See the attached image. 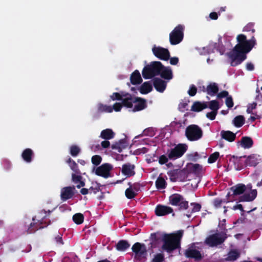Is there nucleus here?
Instances as JSON below:
<instances>
[{
  "mask_svg": "<svg viewBox=\"0 0 262 262\" xmlns=\"http://www.w3.org/2000/svg\"><path fill=\"white\" fill-rule=\"evenodd\" d=\"M233 123L235 126L240 127L245 123V118L242 115L237 116L234 118Z\"/></svg>",
  "mask_w": 262,
  "mask_h": 262,
  "instance_id": "41",
  "label": "nucleus"
},
{
  "mask_svg": "<svg viewBox=\"0 0 262 262\" xmlns=\"http://www.w3.org/2000/svg\"><path fill=\"white\" fill-rule=\"evenodd\" d=\"M152 51L154 55L161 60L167 61L170 58V53L167 49L155 46Z\"/></svg>",
  "mask_w": 262,
  "mask_h": 262,
  "instance_id": "11",
  "label": "nucleus"
},
{
  "mask_svg": "<svg viewBox=\"0 0 262 262\" xmlns=\"http://www.w3.org/2000/svg\"><path fill=\"white\" fill-rule=\"evenodd\" d=\"M152 90V86L150 81L144 82L139 89V91L142 94H147Z\"/></svg>",
  "mask_w": 262,
  "mask_h": 262,
  "instance_id": "33",
  "label": "nucleus"
},
{
  "mask_svg": "<svg viewBox=\"0 0 262 262\" xmlns=\"http://www.w3.org/2000/svg\"><path fill=\"white\" fill-rule=\"evenodd\" d=\"M208 107L207 102H194L191 106V111L195 112H199Z\"/></svg>",
  "mask_w": 262,
  "mask_h": 262,
  "instance_id": "25",
  "label": "nucleus"
},
{
  "mask_svg": "<svg viewBox=\"0 0 262 262\" xmlns=\"http://www.w3.org/2000/svg\"><path fill=\"white\" fill-rule=\"evenodd\" d=\"M236 39L238 43L228 54L232 67H236L243 62L247 58L246 54L252 49L256 43L254 36L247 40L246 36L243 34L238 35Z\"/></svg>",
  "mask_w": 262,
  "mask_h": 262,
  "instance_id": "1",
  "label": "nucleus"
},
{
  "mask_svg": "<svg viewBox=\"0 0 262 262\" xmlns=\"http://www.w3.org/2000/svg\"><path fill=\"white\" fill-rule=\"evenodd\" d=\"M101 185L100 184L98 183L97 182L93 183L92 186L90 187L89 190L90 191V193H94V194H96L98 192L101 191L100 187Z\"/></svg>",
  "mask_w": 262,
  "mask_h": 262,
  "instance_id": "49",
  "label": "nucleus"
},
{
  "mask_svg": "<svg viewBox=\"0 0 262 262\" xmlns=\"http://www.w3.org/2000/svg\"><path fill=\"white\" fill-rule=\"evenodd\" d=\"M189 172L186 168H184L182 169H179L178 171V181L181 182H184L186 180L188 175Z\"/></svg>",
  "mask_w": 262,
  "mask_h": 262,
  "instance_id": "37",
  "label": "nucleus"
},
{
  "mask_svg": "<svg viewBox=\"0 0 262 262\" xmlns=\"http://www.w3.org/2000/svg\"><path fill=\"white\" fill-rule=\"evenodd\" d=\"M75 186H67L61 189L60 199L62 201H66L72 198L75 194Z\"/></svg>",
  "mask_w": 262,
  "mask_h": 262,
  "instance_id": "12",
  "label": "nucleus"
},
{
  "mask_svg": "<svg viewBox=\"0 0 262 262\" xmlns=\"http://www.w3.org/2000/svg\"><path fill=\"white\" fill-rule=\"evenodd\" d=\"M173 212V209L169 206L158 204L155 210V214L158 216L168 215Z\"/></svg>",
  "mask_w": 262,
  "mask_h": 262,
  "instance_id": "13",
  "label": "nucleus"
},
{
  "mask_svg": "<svg viewBox=\"0 0 262 262\" xmlns=\"http://www.w3.org/2000/svg\"><path fill=\"white\" fill-rule=\"evenodd\" d=\"M34 157V152L31 148H26L23 151L21 157L27 163H31Z\"/></svg>",
  "mask_w": 262,
  "mask_h": 262,
  "instance_id": "27",
  "label": "nucleus"
},
{
  "mask_svg": "<svg viewBox=\"0 0 262 262\" xmlns=\"http://www.w3.org/2000/svg\"><path fill=\"white\" fill-rule=\"evenodd\" d=\"M122 107V105L121 103L116 102L113 105L112 108L113 110H114L116 112H119L121 111Z\"/></svg>",
  "mask_w": 262,
  "mask_h": 262,
  "instance_id": "62",
  "label": "nucleus"
},
{
  "mask_svg": "<svg viewBox=\"0 0 262 262\" xmlns=\"http://www.w3.org/2000/svg\"><path fill=\"white\" fill-rule=\"evenodd\" d=\"M187 146L185 144H179L173 148L167 151L168 157L170 160H176L181 157L186 151Z\"/></svg>",
  "mask_w": 262,
  "mask_h": 262,
  "instance_id": "9",
  "label": "nucleus"
},
{
  "mask_svg": "<svg viewBox=\"0 0 262 262\" xmlns=\"http://www.w3.org/2000/svg\"><path fill=\"white\" fill-rule=\"evenodd\" d=\"M92 163L95 166L99 165L102 161V158L99 155H95L92 157Z\"/></svg>",
  "mask_w": 262,
  "mask_h": 262,
  "instance_id": "52",
  "label": "nucleus"
},
{
  "mask_svg": "<svg viewBox=\"0 0 262 262\" xmlns=\"http://www.w3.org/2000/svg\"><path fill=\"white\" fill-rule=\"evenodd\" d=\"M183 235V230H179L176 233L164 234L162 241L163 242L162 248L168 253H171L181 246V240Z\"/></svg>",
  "mask_w": 262,
  "mask_h": 262,
  "instance_id": "2",
  "label": "nucleus"
},
{
  "mask_svg": "<svg viewBox=\"0 0 262 262\" xmlns=\"http://www.w3.org/2000/svg\"><path fill=\"white\" fill-rule=\"evenodd\" d=\"M220 156V153L217 151L214 152L211 154L208 159V162L209 163H214Z\"/></svg>",
  "mask_w": 262,
  "mask_h": 262,
  "instance_id": "50",
  "label": "nucleus"
},
{
  "mask_svg": "<svg viewBox=\"0 0 262 262\" xmlns=\"http://www.w3.org/2000/svg\"><path fill=\"white\" fill-rule=\"evenodd\" d=\"M259 163L256 155H251L248 156L245 161V166H256Z\"/></svg>",
  "mask_w": 262,
  "mask_h": 262,
  "instance_id": "31",
  "label": "nucleus"
},
{
  "mask_svg": "<svg viewBox=\"0 0 262 262\" xmlns=\"http://www.w3.org/2000/svg\"><path fill=\"white\" fill-rule=\"evenodd\" d=\"M225 103L228 108H231L233 106L234 103L231 96H229L226 98Z\"/></svg>",
  "mask_w": 262,
  "mask_h": 262,
  "instance_id": "55",
  "label": "nucleus"
},
{
  "mask_svg": "<svg viewBox=\"0 0 262 262\" xmlns=\"http://www.w3.org/2000/svg\"><path fill=\"white\" fill-rule=\"evenodd\" d=\"M217 114V112L211 111L210 112L207 113L206 115V116L207 118L209 119L210 120H213L215 119Z\"/></svg>",
  "mask_w": 262,
  "mask_h": 262,
  "instance_id": "59",
  "label": "nucleus"
},
{
  "mask_svg": "<svg viewBox=\"0 0 262 262\" xmlns=\"http://www.w3.org/2000/svg\"><path fill=\"white\" fill-rule=\"evenodd\" d=\"M130 80L131 83L133 85L139 84L142 82V79L138 70H136L132 73L130 77Z\"/></svg>",
  "mask_w": 262,
  "mask_h": 262,
  "instance_id": "24",
  "label": "nucleus"
},
{
  "mask_svg": "<svg viewBox=\"0 0 262 262\" xmlns=\"http://www.w3.org/2000/svg\"><path fill=\"white\" fill-rule=\"evenodd\" d=\"M164 260V257L163 254L158 253L155 255L152 259V262H162Z\"/></svg>",
  "mask_w": 262,
  "mask_h": 262,
  "instance_id": "54",
  "label": "nucleus"
},
{
  "mask_svg": "<svg viewBox=\"0 0 262 262\" xmlns=\"http://www.w3.org/2000/svg\"><path fill=\"white\" fill-rule=\"evenodd\" d=\"M66 162L69 164V165L74 173L77 174H81L80 171L78 168V164L70 157L66 161Z\"/></svg>",
  "mask_w": 262,
  "mask_h": 262,
  "instance_id": "36",
  "label": "nucleus"
},
{
  "mask_svg": "<svg viewBox=\"0 0 262 262\" xmlns=\"http://www.w3.org/2000/svg\"><path fill=\"white\" fill-rule=\"evenodd\" d=\"M115 136V133L112 129L107 128L101 131L100 137L105 140H110Z\"/></svg>",
  "mask_w": 262,
  "mask_h": 262,
  "instance_id": "32",
  "label": "nucleus"
},
{
  "mask_svg": "<svg viewBox=\"0 0 262 262\" xmlns=\"http://www.w3.org/2000/svg\"><path fill=\"white\" fill-rule=\"evenodd\" d=\"M178 169L169 170L167 172V174L169 177L171 182H176L178 180Z\"/></svg>",
  "mask_w": 262,
  "mask_h": 262,
  "instance_id": "42",
  "label": "nucleus"
},
{
  "mask_svg": "<svg viewBox=\"0 0 262 262\" xmlns=\"http://www.w3.org/2000/svg\"><path fill=\"white\" fill-rule=\"evenodd\" d=\"M153 85L157 91L163 93L166 89V82L159 78H154L153 79Z\"/></svg>",
  "mask_w": 262,
  "mask_h": 262,
  "instance_id": "18",
  "label": "nucleus"
},
{
  "mask_svg": "<svg viewBox=\"0 0 262 262\" xmlns=\"http://www.w3.org/2000/svg\"><path fill=\"white\" fill-rule=\"evenodd\" d=\"M189 173H194L195 175H199L201 174L202 170V166L199 164H188L186 166Z\"/></svg>",
  "mask_w": 262,
  "mask_h": 262,
  "instance_id": "22",
  "label": "nucleus"
},
{
  "mask_svg": "<svg viewBox=\"0 0 262 262\" xmlns=\"http://www.w3.org/2000/svg\"><path fill=\"white\" fill-rule=\"evenodd\" d=\"M130 246V244L127 241L120 240L116 245V249L118 251H124L127 249Z\"/></svg>",
  "mask_w": 262,
  "mask_h": 262,
  "instance_id": "35",
  "label": "nucleus"
},
{
  "mask_svg": "<svg viewBox=\"0 0 262 262\" xmlns=\"http://www.w3.org/2000/svg\"><path fill=\"white\" fill-rule=\"evenodd\" d=\"M150 238L151 240V247L155 248L156 247V245L160 241L161 237L159 236L158 234L154 233L151 234Z\"/></svg>",
  "mask_w": 262,
  "mask_h": 262,
  "instance_id": "43",
  "label": "nucleus"
},
{
  "mask_svg": "<svg viewBox=\"0 0 262 262\" xmlns=\"http://www.w3.org/2000/svg\"><path fill=\"white\" fill-rule=\"evenodd\" d=\"M256 189L251 190L250 193H245L239 198V202H251L253 201L257 196Z\"/></svg>",
  "mask_w": 262,
  "mask_h": 262,
  "instance_id": "21",
  "label": "nucleus"
},
{
  "mask_svg": "<svg viewBox=\"0 0 262 262\" xmlns=\"http://www.w3.org/2000/svg\"><path fill=\"white\" fill-rule=\"evenodd\" d=\"M124 95H125V96H123L121 100L122 106H125L127 108H132L133 103H134V99L129 93H125Z\"/></svg>",
  "mask_w": 262,
  "mask_h": 262,
  "instance_id": "23",
  "label": "nucleus"
},
{
  "mask_svg": "<svg viewBox=\"0 0 262 262\" xmlns=\"http://www.w3.org/2000/svg\"><path fill=\"white\" fill-rule=\"evenodd\" d=\"M217 98L221 99L229 96V93L227 91H223L217 94Z\"/></svg>",
  "mask_w": 262,
  "mask_h": 262,
  "instance_id": "63",
  "label": "nucleus"
},
{
  "mask_svg": "<svg viewBox=\"0 0 262 262\" xmlns=\"http://www.w3.org/2000/svg\"><path fill=\"white\" fill-rule=\"evenodd\" d=\"M168 159L169 158H168V156L167 157L165 155H161V156L159 157V163L161 165L164 164L168 162Z\"/></svg>",
  "mask_w": 262,
  "mask_h": 262,
  "instance_id": "58",
  "label": "nucleus"
},
{
  "mask_svg": "<svg viewBox=\"0 0 262 262\" xmlns=\"http://www.w3.org/2000/svg\"><path fill=\"white\" fill-rule=\"evenodd\" d=\"M208 107L212 110V111L217 112L220 108L219 103L217 100H214L209 102Z\"/></svg>",
  "mask_w": 262,
  "mask_h": 262,
  "instance_id": "47",
  "label": "nucleus"
},
{
  "mask_svg": "<svg viewBox=\"0 0 262 262\" xmlns=\"http://www.w3.org/2000/svg\"><path fill=\"white\" fill-rule=\"evenodd\" d=\"M246 190V186L243 184H238L230 188L232 192L230 194V198H234L235 196L243 194Z\"/></svg>",
  "mask_w": 262,
  "mask_h": 262,
  "instance_id": "16",
  "label": "nucleus"
},
{
  "mask_svg": "<svg viewBox=\"0 0 262 262\" xmlns=\"http://www.w3.org/2000/svg\"><path fill=\"white\" fill-rule=\"evenodd\" d=\"M113 166L110 163H104L97 167L95 169V174L104 178H108L111 177V171L113 170Z\"/></svg>",
  "mask_w": 262,
  "mask_h": 262,
  "instance_id": "10",
  "label": "nucleus"
},
{
  "mask_svg": "<svg viewBox=\"0 0 262 262\" xmlns=\"http://www.w3.org/2000/svg\"><path fill=\"white\" fill-rule=\"evenodd\" d=\"M35 217H34L32 219L33 222L30 224V226L27 230L28 233H32L36 230L43 228L45 227V226L42 225V220H37V222H35Z\"/></svg>",
  "mask_w": 262,
  "mask_h": 262,
  "instance_id": "17",
  "label": "nucleus"
},
{
  "mask_svg": "<svg viewBox=\"0 0 262 262\" xmlns=\"http://www.w3.org/2000/svg\"><path fill=\"white\" fill-rule=\"evenodd\" d=\"M111 148L112 149H115L117 150L118 152H121L122 151V147L120 146L119 143L117 142L113 144L111 146Z\"/></svg>",
  "mask_w": 262,
  "mask_h": 262,
  "instance_id": "60",
  "label": "nucleus"
},
{
  "mask_svg": "<svg viewBox=\"0 0 262 262\" xmlns=\"http://www.w3.org/2000/svg\"><path fill=\"white\" fill-rule=\"evenodd\" d=\"M206 93L210 96H214L217 94L219 89L217 84L215 82H210L207 86Z\"/></svg>",
  "mask_w": 262,
  "mask_h": 262,
  "instance_id": "28",
  "label": "nucleus"
},
{
  "mask_svg": "<svg viewBox=\"0 0 262 262\" xmlns=\"http://www.w3.org/2000/svg\"><path fill=\"white\" fill-rule=\"evenodd\" d=\"M241 144L242 147L244 148H249L252 146L253 141L249 137H243L241 140Z\"/></svg>",
  "mask_w": 262,
  "mask_h": 262,
  "instance_id": "34",
  "label": "nucleus"
},
{
  "mask_svg": "<svg viewBox=\"0 0 262 262\" xmlns=\"http://www.w3.org/2000/svg\"><path fill=\"white\" fill-rule=\"evenodd\" d=\"M118 143H119L122 149H124L127 146V140L125 139L120 140Z\"/></svg>",
  "mask_w": 262,
  "mask_h": 262,
  "instance_id": "64",
  "label": "nucleus"
},
{
  "mask_svg": "<svg viewBox=\"0 0 262 262\" xmlns=\"http://www.w3.org/2000/svg\"><path fill=\"white\" fill-rule=\"evenodd\" d=\"M82 178L81 174H77L76 173L72 174V181L75 184H78L76 185L77 188H80L85 186V182L82 180Z\"/></svg>",
  "mask_w": 262,
  "mask_h": 262,
  "instance_id": "26",
  "label": "nucleus"
},
{
  "mask_svg": "<svg viewBox=\"0 0 262 262\" xmlns=\"http://www.w3.org/2000/svg\"><path fill=\"white\" fill-rule=\"evenodd\" d=\"M257 103L253 102L252 103L249 104L247 109V112L248 114H252V111L254 109L256 108Z\"/></svg>",
  "mask_w": 262,
  "mask_h": 262,
  "instance_id": "57",
  "label": "nucleus"
},
{
  "mask_svg": "<svg viewBox=\"0 0 262 262\" xmlns=\"http://www.w3.org/2000/svg\"><path fill=\"white\" fill-rule=\"evenodd\" d=\"M156 188L158 189H163L166 187L167 183L165 179L159 176L155 182Z\"/></svg>",
  "mask_w": 262,
  "mask_h": 262,
  "instance_id": "38",
  "label": "nucleus"
},
{
  "mask_svg": "<svg viewBox=\"0 0 262 262\" xmlns=\"http://www.w3.org/2000/svg\"><path fill=\"white\" fill-rule=\"evenodd\" d=\"M132 250L135 254L134 259L137 260H141L147 256V251L144 244L137 242L133 245Z\"/></svg>",
  "mask_w": 262,
  "mask_h": 262,
  "instance_id": "8",
  "label": "nucleus"
},
{
  "mask_svg": "<svg viewBox=\"0 0 262 262\" xmlns=\"http://www.w3.org/2000/svg\"><path fill=\"white\" fill-rule=\"evenodd\" d=\"M169 203L172 206L179 207V210H186L188 208V202L178 193H174L169 197Z\"/></svg>",
  "mask_w": 262,
  "mask_h": 262,
  "instance_id": "7",
  "label": "nucleus"
},
{
  "mask_svg": "<svg viewBox=\"0 0 262 262\" xmlns=\"http://www.w3.org/2000/svg\"><path fill=\"white\" fill-rule=\"evenodd\" d=\"M128 185L129 187L125 190V195L127 199H132L137 195V192L132 189L131 182H128Z\"/></svg>",
  "mask_w": 262,
  "mask_h": 262,
  "instance_id": "39",
  "label": "nucleus"
},
{
  "mask_svg": "<svg viewBox=\"0 0 262 262\" xmlns=\"http://www.w3.org/2000/svg\"><path fill=\"white\" fill-rule=\"evenodd\" d=\"M197 92V88L194 84H191L190 86L189 89L188 91V94L190 96H194Z\"/></svg>",
  "mask_w": 262,
  "mask_h": 262,
  "instance_id": "53",
  "label": "nucleus"
},
{
  "mask_svg": "<svg viewBox=\"0 0 262 262\" xmlns=\"http://www.w3.org/2000/svg\"><path fill=\"white\" fill-rule=\"evenodd\" d=\"M227 238L226 232L216 233L209 235L205 240V244L211 247L223 244Z\"/></svg>",
  "mask_w": 262,
  "mask_h": 262,
  "instance_id": "6",
  "label": "nucleus"
},
{
  "mask_svg": "<svg viewBox=\"0 0 262 262\" xmlns=\"http://www.w3.org/2000/svg\"><path fill=\"white\" fill-rule=\"evenodd\" d=\"M222 138L228 142H233L235 140L236 135L229 130H222L221 132Z\"/></svg>",
  "mask_w": 262,
  "mask_h": 262,
  "instance_id": "30",
  "label": "nucleus"
},
{
  "mask_svg": "<svg viewBox=\"0 0 262 262\" xmlns=\"http://www.w3.org/2000/svg\"><path fill=\"white\" fill-rule=\"evenodd\" d=\"M185 27L183 25H178L169 34V42L171 45L180 43L184 38Z\"/></svg>",
  "mask_w": 262,
  "mask_h": 262,
  "instance_id": "5",
  "label": "nucleus"
},
{
  "mask_svg": "<svg viewBox=\"0 0 262 262\" xmlns=\"http://www.w3.org/2000/svg\"><path fill=\"white\" fill-rule=\"evenodd\" d=\"M239 256V253L236 250L231 251L228 254V258L230 260H235Z\"/></svg>",
  "mask_w": 262,
  "mask_h": 262,
  "instance_id": "51",
  "label": "nucleus"
},
{
  "mask_svg": "<svg viewBox=\"0 0 262 262\" xmlns=\"http://www.w3.org/2000/svg\"><path fill=\"white\" fill-rule=\"evenodd\" d=\"M98 112L99 113H112L113 112V108L110 105L99 103L98 104Z\"/></svg>",
  "mask_w": 262,
  "mask_h": 262,
  "instance_id": "40",
  "label": "nucleus"
},
{
  "mask_svg": "<svg viewBox=\"0 0 262 262\" xmlns=\"http://www.w3.org/2000/svg\"><path fill=\"white\" fill-rule=\"evenodd\" d=\"M160 72L159 75L164 79L170 80L173 77L172 70L169 67H165L162 64Z\"/></svg>",
  "mask_w": 262,
  "mask_h": 262,
  "instance_id": "20",
  "label": "nucleus"
},
{
  "mask_svg": "<svg viewBox=\"0 0 262 262\" xmlns=\"http://www.w3.org/2000/svg\"><path fill=\"white\" fill-rule=\"evenodd\" d=\"M234 198H230V192H229L227 195L226 199H224L223 200L220 199L219 198H216L213 201V204L215 207H220L222 203H228L230 202H233L235 200Z\"/></svg>",
  "mask_w": 262,
  "mask_h": 262,
  "instance_id": "29",
  "label": "nucleus"
},
{
  "mask_svg": "<svg viewBox=\"0 0 262 262\" xmlns=\"http://www.w3.org/2000/svg\"><path fill=\"white\" fill-rule=\"evenodd\" d=\"M162 67V63L160 61H152L149 64L145 66L142 71L143 77L145 79H149L155 76L159 75L160 69Z\"/></svg>",
  "mask_w": 262,
  "mask_h": 262,
  "instance_id": "3",
  "label": "nucleus"
},
{
  "mask_svg": "<svg viewBox=\"0 0 262 262\" xmlns=\"http://www.w3.org/2000/svg\"><path fill=\"white\" fill-rule=\"evenodd\" d=\"M134 103H137L133 110L134 112L142 111L147 107L146 100L140 97L135 98Z\"/></svg>",
  "mask_w": 262,
  "mask_h": 262,
  "instance_id": "19",
  "label": "nucleus"
},
{
  "mask_svg": "<svg viewBox=\"0 0 262 262\" xmlns=\"http://www.w3.org/2000/svg\"><path fill=\"white\" fill-rule=\"evenodd\" d=\"M184 254L186 257L194 258L196 260H200L202 257L201 252L199 250L193 249L192 247L185 250Z\"/></svg>",
  "mask_w": 262,
  "mask_h": 262,
  "instance_id": "15",
  "label": "nucleus"
},
{
  "mask_svg": "<svg viewBox=\"0 0 262 262\" xmlns=\"http://www.w3.org/2000/svg\"><path fill=\"white\" fill-rule=\"evenodd\" d=\"M80 152V148L77 145H73L70 148V153L72 156H77Z\"/></svg>",
  "mask_w": 262,
  "mask_h": 262,
  "instance_id": "48",
  "label": "nucleus"
},
{
  "mask_svg": "<svg viewBox=\"0 0 262 262\" xmlns=\"http://www.w3.org/2000/svg\"><path fill=\"white\" fill-rule=\"evenodd\" d=\"M135 166L134 164L127 163L122 165L121 172L126 177H130L135 174Z\"/></svg>",
  "mask_w": 262,
  "mask_h": 262,
  "instance_id": "14",
  "label": "nucleus"
},
{
  "mask_svg": "<svg viewBox=\"0 0 262 262\" xmlns=\"http://www.w3.org/2000/svg\"><path fill=\"white\" fill-rule=\"evenodd\" d=\"M246 156H243V158H245ZM243 157H237L235 156H232L231 158L229 159L230 162H232L235 166L237 165V167L239 168H242L243 165L241 163V160Z\"/></svg>",
  "mask_w": 262,
  "mask_h": 262,
  "instance_id": "44",
  "label": "nucleus"
},
{
  "mask_svg": "<svg viewBox=\"0 0 262 262\" xmlns=\"http://www.w3.org/2000/svg\"><path fill=\"white\" fill-rule=\"evenodd\" d=\"M220 45L219 43H215L214 44V48L219 51L221 55H223L225 51L224 47L222 45L221 48H220Z\"/></svg>",
  "mask_w": 262,
  "mask_h": 262,
  "instance_id": "61",
  "label": "nucleus"
},
{
  "mask_svg": "<svg viewBox=\"0 0 262 262\" xmlns=\"http://www.w3.org/2000/svg\"><path fill=\"white\" fill-rule=\"evenodd\" d=\"M125 93L123 91L120 93L115 92L110 96V98L113 101L121 100L123 98V96H125V95H124Z\"/></svg>",
  "mask_w": 262,
  "mask_h": 262,
  "instance_id": "46",
  "label": "nucleus"
},
{
  "mask_svg": "<svg viewBox=\"0 0 262 262\" xmlns=\"http://www.w3.org/2000/svg\"><path fill=\"white\" fill-rule=\"evenodd\" d=\"M191 205L193 206L191 212H198L201 210V205L196 203H191Z\"/></svg>",
  "mask_w": 262,
  "mask_h": 262,
  "instance_id": "56",
  "label": "nucleus"
},
{
  "mask_svg": "<svg viewBox=\"0 0 262 262\" xmlns=\"http://www.w3.org/2000/svg\"><path fill=\"white\" fill-rule=\"evenodd\" d=\"M83 220L84 216L80 213H76L73 216V222L77 225L82 224L83 222Z\"/></svg>",
  "mask_w": 262,
  "mask_h": 262,
  "instance_id": "45",
  "label": "nucleus"
},
{
  "mask_svg": "<svg viewBox=\"0 0 262 262\" xmlns=\"http://www.w3.org/2000/svg\"><path fill=\"white\" fill-rule=\"evenodd\" d=\"M185 136L190 141H197L202 137L203 131L198 125L191 124L186 127Z\"/></svg>",
  "mask_w": 262,
  "mask_h": 262,
  "instance_id": "4",
  "label": "nucleus"
}]
</instances>
